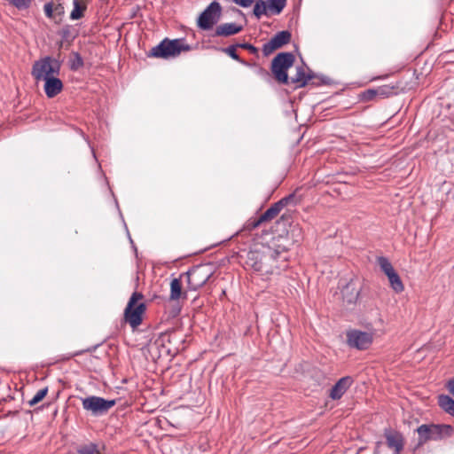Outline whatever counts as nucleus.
I'll use <instances>...</instances> for the list:
<instances>
[{
	"instance_id": "nucleus-2",
	"label": "nucleus",
	"mask_w": 454,
	"mask_h": 454,
	"mask_svg": "<svg viewBox=\"0 0 454 454\" xmlns=\"http://www.w3.org/2000/svg\"><path fill=\"white\" fill-rule=\"evenodd\" d=\"M60 62L46 56L34 62L31 74L36 82L45 81L60 74Z\"/></svg>"
},
{
	"instance_id": "nucleus-33",
	"label": "nucleus",
	"mask_w": 454,
	"mask_h": 454,
	"mask_svg": "<svg viewBox=\"0 0 454 454\" xmlns=\"http://www.w3.org/2000/svg\"><path fill=\"white\" fill-rule=\"evenodd\" d=\"M43 11H44L45 16L47 18L52 19L53 18V3H51V2L46 3L43 6Z\"/></svg>"
},
{
	"instance_id": "nucleus-16",
	"label": "nucleus",
	"mask_w": 454,
	"mask_h": 454,
	"mask_svg": "<svg viewBox=\"0 0 454 454\" xmlns=\"http://www.w3.org/2000/svg\"><path fill=\"white\" fill-rule=\"evenodd\" d=\"M341 294L344 302L355 304L359 297L360 290L356 286L355 282L350 280L341 289Z\"/></svg>"
},
{
	"instance_id": "nucleus-7",
	"label": "nucleus",
	"mask_w": 454,
	"mask_h": 454,
	"mask_svg": "<svg viewBox=\"0 0 454 454\" xmlns=\"http://www.w3.org/2000/svg\"><path fill=\"white\" fill-rule=\"evenodd\" d=\"M416 431L419 434V444H424L429 440H438L442 435H450L452 427L449 425L423 424Z\"/></svg>"
},
{
	"instance_id": "nucleus-26",
	"label": "nucleus",
	"mask_w": 454,
	"mask_h": 454,
	"mask_svg": "<svg viewBox=\"0 0 454 454\" xmlns=\"http://www.w3.org/2000/svg\"><path fill=\"white\" fill-rule=\"evenodd\" d=\"M76 454H99V452L97 450V446L95 444L90 443V444L81 446L77 450Z\"/></svg>"
},
{
	"instance_id": "nucleus-14",
	"label": "nucleus",
	"mask_w": 454,
	"mask_h": 454,
	"mask_svg": "<svg viewBox=\"0 0 454 454\" xmlns=\"http://www.w3.org/2000/svg\"><path fill=\"white\" fill-rule=\"evenodd\" d=\"M353 379L350 376L340 378L331 388L329 396L333 400L340 399L351 387Z\"/></svg>"
},
{
	"instance_id": "nucleus-9",
	"label": "nucleus",
	"mask_w": 454,
	"mask_h": 454,
	"mask_svg": "<svg viewBox=\"0 0 454 454\" xmlns=\"http://www.w3.org/2000/svg\"><path fill=\"white\" fill-rule=\"evenodd\" d=\"M186 275L189 288L195 291L208 281L213 275V271L207 265H197L187 271Z\"/></svg>"
},
{
	"instance_id": "nucleus-22",
	"label": "nucleus",
	"mask_w": 454,
	"mask_h": 454,
	"mask_svg": "<svg viewBox=\"0 0 454 454\" xmlns=\"http://www.w3.org/2000/svg\"><path fill=\"white\" fill-rule=\"evenodd\" d=\"M182 295V283L179 278H173L170 282V294L171 301L178 300Z\"/></svg>"
},
{
	"instance_id": "nucleus-1",
	"label": "nucleus",
	"mask_w": 454,
	"mask_h": 454,
	"mask_svg": "<svg viewBox=\"0 0 454 454\" xmlns=\"http://www.w3.org/2000/svg\"><path fill=\"white\" fill-rule=\"evenodd\" d=\"M247 264L262 275L278 274L288 267L287 252L280 247L277 249L268 247L262 250L250 251Z\"/></svg>"
},
{
	"instance_id": "nucleus-15",
	"label": "nucleus",
	"mask_w": 454,
	"mask_h": 454,
	"mask_svg": "<svg viewBox=\"0 0 454 454\" xmlns=\"http://www.w3.org/2000/svg\"><path fill=\"white\" fill-rule=\"evenodd\" d=\"M43 82V90L49 98L56 97L63 90V82L59 76L51 77Z\"/></svg>"
},
{
	"instance_id": "nucleus-36",
	"label": "nucleus",
	"mask_w": 454,
	"mask_h": 454,
	"mask_svg": "<svg viewBox=\"0 0 454 454\" xmlns=\"http://www.w3.org/2000/svg\"><path fill=\"white\" fill-rule=\"evenodd\" d=\"M448 390L454 395V380H449L447 384Z\"/></svg>"
},
{
	"instance_id": "nucleus-34",
	"label": "nucleus",
	"mask_w": 454,
	"mask_h": 454,
	"mask_svg": "<svg viewBox=\"0 0 454 454\" xmlns=\"http://www.w3.org/2000/svg\"><path fill=\"white\" fill-rule=\"evenodd\" d=\"M237 46H239V48H242V49L248 50L253 54H255L258 51L256 47H254V45H252L248 43H238Z\"/></svg>"
},
{
	"instance_id": "nucleus-12",
	"label": "nucleus",
	"mask_w": 454,
	"mask_h": 454,
	"mask_svg": "<svg viewBox=\"0 0 454 454\" xmlns=\"http://www.w3.org/2000/svg\"><path fill=\"white\" fill-rule=\"evenodd\" d=\"M222 12V7L216 1H213L199 16L198 26L204 30H208L218 22Z\"/></svg>"
},
{
	"instance_id": "nucleus-5",
	"label": "nucleus",
	"mask_w": 454,
	"mask_h": 454,
	"mask_svg": "<svg viewBox=\"0 0 454 454\" xmlns=\"http://www.w3.org/2000/svg\"><path fill=\"white\" fill-rule=\"evenodd\" d=\"M143 299V294L134 292L129 298L128 305L124 311L126 321L131 327L136 328L142 323V316L145 311V304L144 302L137 303L138 301Z\"/></svg>"
},
{
	"instance_id": "nucleus-25",
	"label": "nucleus",
	"mask_w": 454,
	"mask_h": 454,
	"mask_svg": "<svg viewBox=\"0 0 454 454\" xmlns=\"http://www.w3.org/2000/svg\"><path fill=\"white\" fill-rule=\"evenodd\" d=\"M48 393V387H43L36 392L31 400L28 401L29 406H34L42 401Z\"/></svg>"
},
{
	"instance_id": "nucleus-29",
	"label": "nucleus",
	"mask_w": 454,
	"mask_h": 454,
	"mask_svg": "<svg viewBox=\"0 0 454 454\" xmlns=\"http://www.w3.org/2000/svg\"><path fill=\"white\" fill-rule=\"evenodd\" d=\"M83 66V59L79 53H74V58L70 63V68L72 70H78Z\"/></svg>"
},
{
	"instance_id": "nucleus-13",
	"label": "nucleus",
	"mask_w": 454,
	"mask_h": 454,
	"mask_svg": "<svg viewBox=\"0 0 454 454\" xmlns=\"http://www.w3.org/2000/svg\"><path fill=\"white\" fill-rule=\"evenodd\" d=\"M292 35L287 30L278 32L268 43L263 44L262 52L265 56L271 54L275 50L287 44Z\"/></svg>"
},
{
	"instance_id": "nucleus-8",
	"label": "nucleus",
	"mask_w": 454,
	"mask_h": 454,
	"mask_svg": "<svg viewBox=\"0 0 454 454\" xmlns=\"http://www.w3.org/2000/svg\"><path fill=\"white\" fill-rule=\"evenodd\" d=\"M287 0H257L253 13L260 19L262 16L278 15L286 5Z\"/></svg>"
},
{
	"instance_id": "nucleus-31",
	"label": "nucleus",
	"mask_w": 454,
	"mask_h": 454,
	"mask_svg": "<svg viewBox=\"0 0 454 454\" xmlns=\"http://www.w3.org/2000/svg\"><path fill=\"white\" fill-rule=\"evenodd\" d=\"M376 97H378V94L376 93V89L367 90L362 94V99L364 101H371Z\"/></svg>"
},
{
	"instance_id": "nucleus-32",
	"label": "nucleus",
	"mask_w": 454,
	"mask_h": 454,
	"mask_svg": "<svg viewBox=\"0 0 454 454\" xmlns=\"http://www.w3.org/2000/svg\"><path fill=\"white\" fill-rule=\"evenodd\" d=\"M12 4L19 9L27 8L31 0H8Z\"/></svg>"
},
{
	"instance_id": "nucleus-10",
	"label": "nucleus",
	"mask_w": 454,
	"mask_h": 454,
	"mask_svg": "<svg viewBox=\"0 0 454 454\" xmlns=\"http://www.w3.org/2000/svg\"><path fill=\"white\" fill-rule=\"evenodd\" d=\"M309 81H312V83L315 85L329 83V78L325 76H317L311 71L306 74L303 66L297 67L295 75L289 78V83L294 84L296 88L306 86Z\"/></svg>"
},
{
	"instance_id": "nucleus-6",
	"label": "nucleus",
	"mask_w": 454,
	"mask_h": 454,
	"mask_svg": "<svg viewBox=\"0 0 454 454\" xmlns=\"http://www.w3.org/2000/svg\"><path fill=\"white\" fill-rule=\"evenodd\" d=\"M82 409L94 417L106 415L115 404L116 400H107L97 395L82 399Z\"/></svg>"
},
{
	"instance_id": "nucleus-38",
	"label": "nucleus",
	"mask_w": 454,
	"mask_h": 454,
	"mask_svg": "<svg viewBox=\"0 0 454 454\" xmlns=\"http://www.w3.org/2000/svg\"><path fill=\"white\" fill-rule=\"evenodd\" d=\"M382 450L380 449H378L376 451V454H381Z\"/></svg>"
},
{
	"instance_id": "nucleus-28",
	"label": "nucleus",
	"mask_w": 454,
	"mask_h": 454,
	"mask_svg": "<svg viewBox=\"0 0 454 454\" xmlns=\"http://www.w3.org/2000/svg\"><path fill=\"white\" fill-rule=\"evenodd\" d=\"M237 47V44H232L227 48L223 49V51L228 54L231 59L244 64L245 62L239 59V55L236 52Z\"/></svg>"
},
{
	"instance_id": "nucleus-19",
	"label": "nucleus",
	"mask_w": 454,
	"mask_h": 454,
	"mask_svg": "<svg viewBox=\"0 0 454 454\" xmlns=\"http://www.w3.org/2000/svg\"><path fill=\"white\" fill-rule=\"evenodd\" d=\"M88 7V0H73V10L70 13L71 20H77L84 16Z\"/></svg>"
},
{
	"instance_id": "nucleus-37",
	"label": "nucleus",
	"mask_w": 454,
	"mask_h": 454,
	"mask_svg": "<svg viewBox=\"0 0 454 454\" xmlns=\"http://www.w3.org/2000/svg\"><path fill=\"white\" fill-rule=\"evenodd\" d=\"M55 11H57L59 13H62L63 11H64V7L62 6L61 4H59L56 7H55Z\"/></svg>"
},
{
	"instance_id": "nucleus-24",
	"label": "nucleus",
	"mask_w": 454,
	"mask_h": 454,
	"mask_svg": "<svg viewBox=\"0 0 454 454\" xmlns=\"http://www.w3.org/2000/svg\"><path fill=\"white\" fill-rule=\"evenodd\" d=\"M378 263L380 267V270L386 274L388 275L389 273L393 272L395 269L393 268L391 262L386 257L380 256L378 258Z\"/></svg>"
},
{
	"instance_id": "nucleus-30",
	"label": "nucleus",
	"mask_w": 454,
	"mask_h": 454,
	"mask_svg": "<svg viewBox=\"0 0 454 454\" xmlns=\"http://www.w3.org/2000/svg\"><path fill=\"white\" fill-rule=\"evenodd\" d=\"M263 222L260 221V216L254 219L251 218L246 223L245 229L247 231H252L257 228Z\"/></svg>"
},
{
	"instance_id": "nucleus-27",
	"label": "nucleus",
	"mask_w": 454,
	"mask_h": 454,
	"mask_svg": "<svg viewBox=\"0 0 454 454\" xmlns=\"http://www.w3.org/2000/svg\"><path fill=\"white\" fill-rule=\"evenodd\" d=\"M393 87H389L387 85L380 86L376 89V93L378 94V97L380 98H388L390 95L393 94Z\"/></svg>"
},
{
	"instance_id": "nucleus-23",
	"label": "nucleus",
	"mask_w": 454,
	"mask_h": 454,
	"mask_svg": "<svg viewBox=\"0 0 454 454\" xmlns=\"http://www.w3.org/2000/svg\"><path fill=\"white\" fill-rule=\"evenodd\" d=\"M388 281L390 283L391 287L396 293H401L403 291V285L395 270L387 275Z\"/></svg>"
},
{
	"instance_id": "nucleus-11",
	"label": "nucleus",
	"mask_w": 454,
	"mask_h": 454,
	"mask_svg": "<svg viewBox=\"0 0 454 454\" xmlns=\"http://www.w3.org/2000/svg\"><path fill=\"white\" fill-rule=\"evenodd\" d=\"M347 344L353 348L358 350L367 349L373 341V333L363 332L357 329L347 331Z\"/></svg>"
},
{
	"instance_id": "nucleus-18",
	"label": "nucleus",
	"mask_w": 454,
	"mask_h": 454,
	"mask_svg": "<svg viewBox=\"0 0 454 454\" xmlns=\"http://www.w3.org/2000/svg\"><path fill=\"white\" fill-rule=\"evenodd\" d=\"M243 29L241 25L236 23H223L216 27L215 35L230 36L239 33Z\"/></svg>"
},
{
	"instance_id": "nucleus-35",
	"label": "nucleus",
	"mask_w": 454,
	"mask_h": 454,
	"mask_svg": "<svg viewBox=\"0 0 454 454\" xmlns=\"http://www.w3.org/2000/svg\"><path fill=\"white\" fill-rule=\"evenodd\" d=\"M257 0H232V2L243 8H247L252 5L254 2Z\"/></svg>"
},
{
	"instance_id": "nucleus-17",
	"label": "nucleus",
	"mask_w": 454,
	"mask_h": 454,
	"mask_svg": "<svg viewBox=\"0 0 454 454\" xmlns=\"http://www.w3.org/2000/svg\"><path fill=\"white\" fill-rule=\"evenodd\" d=\"M287 198H283L271 205L262 215H260V221L268 222L275 218L281 209L286 205Z\"/></svg>"
},
{
	"instance_id": "nucleus-3",
	"label": "nucleus",
	"mask_w": 454,
	"mask_h": 454,
	"mask_svg": "<svg viewBox=\"0 0 454 454\" xmlns=\"http://www.w3.org/2000/svg\"><path fill=\"white\" fill-rule=\"evenodd\" d=\"M191 47L184 44L180 39L162 40L158 45L152 48L149 56L154 58L168 59L178 56L182 51H190Z\"/></svg>"
},
{
	"instance_id": "nucleus-21",
	"label": "nucleus",
	"mask_w": 454,
	"mask_h": 454,
	"mask_svg": "<svg viewBox=\"0 0 454 454\" xmlns=\"http://www.w3.org/2000/svg\"><path fill=\"white\" fill-rule=\"evenodd\" d=\"M438 403L444 411L454 416V400L451 397L442 395L439 396Z\"/></svg>"
},
{
	"instance_id": "nucleus-4",
	"label": "nucleus",
	"mask_w": 454,
	"mask_h": 454,
	"mask_svg": "<svg viewBox=\"0 0 454 454\" xmlns=\"http://www.w3.org/2000/svg\"><path fill=\"white\" fill-rule=\"evenodd\" d=\"M294 56L291 52H280L272 60L271 71L276 80L284 84H289L287 70L294 65Z\"/></svg>"
},
{
	"instance_id": "nucleus-20",
	"label": "nucleus",
	"mask_w": 454,
	"mask_h": 454,
	"mask_svg": "<svg viewBox=\"0 0 454 454\" xmlns=\"http://www.w3.org/2000/svg\"><path fill=\"white\" fill-rule=\"evenodd\" d=\"M386 439L387 446L394 450V454H399L403 448L401 435L389 434L386 435Z\"/></svg>"
}]
</instances>
